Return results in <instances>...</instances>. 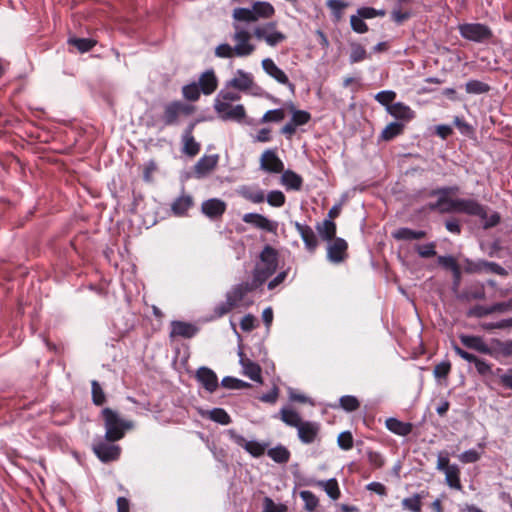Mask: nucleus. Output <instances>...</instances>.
<instances>
[{
  "mask_svg": "<svg viewBox=\"0 0 512 512\" xmlns=\"http://www.w3.org/2000/svg\"><path fill=\"white\" fill-rule=\"evenodd\" d=\"M92 402L95 406H103L106 401V393L97 380L91 381Z\"/></svg>",
  "mask_w": 512,
  "mask_h": 512,
  "instance_id": "obj_40",
  "label": "nucleus"
},
{
  "mask_svg": "<svg viewBox=\"0 0 512 512\" xmlns=\"http://www.w3.org/2000/svg\"><path fill=\"white\" fill-rule=\"evenodd\" d=\"M404 131V124L399 122L389 123L382 131L380 138L384 141H391Z\"/></svg>",
  "mask_w": 512,
  "mask_h": 512,
  "instance_id": "obj_36",
  "label": "nucleus"
},
{
  "mask_svg": "<svg viewBox=\"0 0 512 512\" xmlns=\"http://www.w3.org/2000/svg\"><path fill=\"white\" fill-rule=\"evenodd\" d=\"M285 118L284 109L268 110L261 118V123L281 122Z\"/></svg>",
  "mask_w": 512,
  "mask_h": 512,
  "instance_id": "obj_56",
  "label": "nucleus"
},
{
  "mask_svg": "<svg viewBox=\"0 0 512 512\" xmlns=\"http://www.w3.org/2000/svg\"><path fill=\"white\" fill-rule=\"evenodd\" d=\"M368 58L366 49L358 43L351 44L350 63H358Z\"/></svg>",
  "mask_w": 512,
  "mask_h": 512,
  "instance_id": "obj_47",
  "label": "nucleus"
},
{
  "mask_svg": "<svg viewBox=\"0 0 512 512\" xmlns=\"http://www.w3.org/2000/svg\"><path fill=\"white\" fill-rule=\"evenodd\" d=\"M218 155H204L201 157L194 166V172L197 178L204 177L218 164Z\"/></svg>",
  "mask_w": 512,
  "mask_h": 512,
  "instance_id": "obj_22",
  "label": "nucleus"
},
{
  "mask_svg": "<svg viewBox=\"0 0 512 512\" xmlns=\"http://www.w3.org/2000/svg\"><path fill=\"white\" fill-rule=\"evenodd\" d=\"M257 288L259 286L253 280L251 282H243L234 286L226 296L238 307L244 302L246 295Z\"/></svg>",
  "mask_w": 512,
  "mask_h": 512,
  "instance_id": "obj_14",
  "label": "nucleus"
},
{
  "mask_svg": "<svg viewBox=\"0 0 512 512\" xmlns=\"http://www.w3.org/2000/svg\"><path fill=\"white\" fill-rule=\"evenodd\" d=\"M340 407L347 411L353 412L356 411L360 407L359 400L352 395H345L339 399Z\"/></svg>",
  "mask_w": 512,
  "mask_h": 512,
  "instance_id": "obj_51",
  "label": "nucleus"
},
{
  "mask_svg": "<svg viewBox=\"0 0 512 512\" xmlns=\"http://www.w3.org/2000/svg\"><path fill=\"white\" fill-rule=\"evenodd\" d=\"M221 385L226 389H235V390L250 387L249 383L244 382V381L234 378V377H230V376L224 377L222 379Z\"/></svg>",
  "mask_w": 512,
  "mask_h": 512,
  "instance_id": "obj_53",
  "label": "nucleus"
},
{
  "mask_svg": "<svg viewBox=\"0 0 512 512\" xmlns=\"http://www.w3.org/2000/svg\"><path fill=\"white\" fill-rule=\"evenodd\" d=\"M114 443L107 440H99L93 444L92 450L103 463L117 461L121 455V447Z\"/></svg>",
  "mask_w": 512,
  "mask_h": 512,
  "instance_id": "obj_6",
  "label": "nucleus"
},
{
  "mask_svg": "<svg viewBox=\"0 0 512 512\" xmlns=\"http://www.w3.org/2000/svg\"><path fill=\"white\" fill-rule=\"evenodd\" d=\"M298 437L303 444H312L320 432V424L312 421H302L297 427Z\"/></svg>",
  "mask_w": 512,
  "mask_h": 512,
  "instance_id": "obj_15",
  "label": "nucleus"
},
{
  "mask_svg": "<svg viewBox=\"0 0 512 512\" xmlns=\"http://www.w3.org/2000/svg\"><path fill=\"white\" fill-rule=\"evenodd\" d=\"M196 379L210 393L218 388V377L216 373L208 367H200L196 372Z\"/></svg>",
  "mask_w": 512,
  "mask_h": 512,
  "instance_id": "obj_18",
  "label": "nucleus"
},
{
  "mask_svg": "<svg viewBox=\"0 0 512 512\" xmlns=\"http://www.w3.org/2000/svg\"><path fill=\"white\" fill-rule=\"evenodd\" d=\"M357 15L363 19H372L375 17H384L386 11L383 9L378 10L373 7H361L357 10Z\"/></svg>",
  "mask_w": 512,
  "mask_h": 512,
  "instance_id": "obj_54",
  "label": "nucleus"
},
{
  "mask_svg": "<svg viewBox=\"0 0 512 512\" xmlns=\"http://www.w3.org/2000/svg\"><path fill=\"white\" fill-rule=\"evenodd\" d=\"M428 494V492L422 491L416 493L411 497L404 498L401 502L402 508L410 512H422V499Z\"/></svg>",
  "mask_w": 512,
  "mask_h": 512,
  "instance_id": "obj_32",
  "label": "nucleus"
},
{
  "mask_svg": "<svg viewBox=\"0 0 512 512\" xmlns=\"http://www.w3.org/2000/svg\"><path fill=\"white\" fill-rule=\"evenodd\" d=\"M210 420L221 425H228L231 422L229 414L223 408H214L208 412Z\"/></svg>",
  "mask_w": 512,
  "mask_h": 512,
  "instance_id": "obj_45",
  "label": "nucleus"
},
{
  "mask_svg": "<svg viewBox=\"0 0 512 512\" xmlns=\"http://www.w3.org/2000/svg\"><path fill=\"white\" fill-rule=\"evenodd\" d=\"M281 183L287 190L299 191L303 185L302 177L292 170H283Z\"/></svg>",
  "mask_w": 512,
  "mask_h": 512,
  "instance_id": "obj_28",
  "label": "nucleus"
},
{
  "mask_svg": "<svg viewBox=\"0 0 512 512\" xmlns=\"http://www.w3.org/2000/svg\"><path fill=\"white\" fill-rule=\"evenodd\" d=\"M294 227L303 240L306 250L310 253L315 252L318 247V239L313 229L309 225L299 222H295Z\"/></svg>",
  "mask_w": 512,
  "mask_h": 512,
  "instance_id": "obj_17",
  "label": "nucleus"
},
{
  "mask_svg": "<svg viewBox=\"0 0 512 512\" xmlns=\"http://www.w3.org/2000/svg\"><path fill=\"white\" fill-rule=\"evenodd\" d=\"M396 98V93L391 90L380 91L375 95L376 101H378L381 105L386 106L387 110L389 106H392V102Z\"/></svg>",
  "mask_w": 512,
  "mask_h": 512,
  "instance_id": "obj_58",
  "label": "nucleus"
},
{
  "mask_svg": "<svg viewBox=\"0 0 512 512\" xmlns=\"http://www.w3.org/2000/svg\"><path fill=\"white\" fill-rule=\"evenodd\" d=\"M194 205V199L191 195L183 193L171 204V211L177 217L187 215V211Z\"/></svg>",
  "mask_w": 512,
  "mask_h": 512,
  "instance_id": "obj_23",
  "label": "nucleus"
},
{
  "mask_svg": "<svg viewBox=\"0 0 512 512\" xmlns=\"http://www.w3.org/2000/svg\"><path fill=\"white\" fill-rule=\"evenodd\" d=\"M267 455L276 463L286 464L291 457L290 451L282 445L271 448L267 451Z\"/></svg>",
  "mask_w": 512,
  "mask_h": 512,
  "instance_id": "obj_35",
  "label": "nucleus"
},
{
  "mask_svg": "<svg viewBox=\"0 0 512 512\" xmlns=\"http://www.w3.org/2000/svg\"><path fill=\"white\" fill-rule=\"evenodd\" d=\"M385 426L390 432H392L396 435H399V436H407L413 430L412 423L403 422L394 417L386 419Z\"/></svg>",
  "mask_w": 512,
  "mask_h": 512,
  "instance_id": "obj_26",
  "label": "nucleus"
},
{
  "mask_svg": "<svg viewBox=\"0 0 512 512\" xmlns=\"http://www.w3.org/2000/svg\"><path fill=\"white\" fill-rule=\"evenodd\" d=\"M242 220L247 223L254 225L255 227L265 230L270 233H276L278 224L277 222L271 221L265 216L258 213H247L243 216Z\"/></svg>",
  "mask_w": 512,
  "mask_h": 512,
  "instance_id": "obj_16",
  "label": "nucleus"
},
{
  "mask_svg": "<svg viewBox=\"0 0 512 512\" xmlns=\"http://www.w3.org/2000/svg\"><path fill=\"white\" fill-rule=\"evenodd\" d=\"M233 28L235 30L233 40L236 42L235 55L239 57L251 55L255 50V46L249 42L251 34L242 29L239 24L234 23Z\"/></svg>",
  "mask_w": 512,
  "mask_h": 512,
  "instance_id": "obj_8",
  "label": "nucleus"
},
{
  "mask_svg": "<svg viewBox=\"0 0 512 512\" xmlns=\"http://www.w3.org/2000/svg\"><path fill=\"white\" fill-rule=\"evenodd\" d=\"M391 20L397 25H402L412 17L410 10H403L400 5L393 8L390 13Z\"/></svg>",
  "mask_w": 512,
  "mask_h": 512,
  "instance_id": "obj_44",
  "label": "nucleus"
},
{
  "mask_svg": "<svg viewBox=\"0 0 512 512\" xmlns=\"http://www.w3.org/2000/svg\"><path fill=\"white\" fill-rule=\"evenodd\" d=\"M387 111L390 115L399 120L410 121L414 118L412 109L402 102L393 103L392 106H389Z\"/></svg>",
  "mask_w": 512,
  "mask_h": 512,
  "instance_id": "obj_29",
  "label": "nucleus"
},
{
  "mask_svg": "<svg viewBox=\"0 0 512 512\" xmlns=\"http://www.w3.org/2000/svg\"><path fill=\"white\" fill-rule=\"evenodd\" d=\"M236 443L243 447L253 457H260L265 452V445L257 441H247L244 437L238 436Z\"/></svg>",
  "mask_w": 512,
  "mask_h": 512,
  "instance_id": "obj_33",
  "label": "nucleus"
},
{
  "mask_svg": "<svg viewBox=\"0 0 512 512\" xmlns=\"http://www.w3.org/2000/svg\"><path fill=\"white\" fill-rule=\"evenodd\" d=\"M459 340L467 349L474 350L478 353L489 355L492 357L493 345H488L483 337L475 335L461 334Z\"/></svg>",
  "mask_w": 512,
  "mask_h": 512,
  "instance_id": "obj_11",
  "label": "nucleus"
},
{
  "mask_svg": "<svg viewBox=\"0 0 512 512\" xmlns=\"http://www.w3.org/2000/svg\"><path fill=\"white\" fill-rule=\"evenodd\" d=\"M234 308H236V306L234 305V303L232 301H230L229 298L226 297V301L225 302H221L219 303L215 309H214V313L217 317H222L226 314H228L231 310H233Z\"/></svg>",
  "mask_w": 512,
  "mask_h": 512,
  "instance_id": "obj_64",
  "label": "nucleus"
},
{
  "mask_svg": "<svg viewBox=\"0 0 512 512\" xmlns=\"http://www.w3.org/2000/svg\"><path fill=\"white\" fill-rule=\"evenodd\" d=\"M316 230L323 241H330L336 237L337 225L332 220H323L316 225Z\"/></svg>",
  "mask_w": 512,
  "mask_h": 512,
  "instance_id": "obj_30",
  "label": "nucleus"
},
{
  "mask_svg": "<svg viewBox=\"0 0 512 512\" xmlns=\"http://www.w3.org/2000/svg\"><path fill=\"white\" fill-rule=\"evenodd\" d=\"M492 314L491 305L483 306V305H475L467 311L468 317L482 318L487 315Z\"/></svg>",
  "mask_w": 512,
  "mask_h": 512,
  "instance_id": "obj_60",
  "label": "nucleus"
},
{
  "mask_svg": "<svg viewBox=\"0 0 512 512\" xmlns=\"http://www.w3.org/2000/svg\"><path fill=\"white\" fill-rule=\"evenodd\" d=\"M262 68L270 77L275 79L278 83L287 86L294 93L295 85L289 81L285 72L280 69L271 58L262 60Z\"/></svg>",
  "mask_w": 512,
  "mask_h": 512,
  "instance_id": "obj_12",
  "label": "nucleus"
},
{
  "mask_svg": "<svg viewBox=\"0 0 512 512\" xmlns=\"http://www.w3.org/2000/svg\"><path fill=\"white\" fill-rule=\"evenodd\" d=\"M278 252L270 245H266L260 253V263L256 265L253 271V281L260 287L277 270Z\"/></svg>",
  "mask_w": 512,
  "mask_h": 512,
  "instance_id": "obj_2",
  "label": "nucleus"
},
{
  "mask_svg": "<svg viewBox=\"0 0 512 512\" xmlns=\"http://www.w3.org/2000/svg\"><path fill=\"white\" fill-rule=\"evenodd\" d=\"M214 110L223 121L241 123L246 118V109L242 104L232 105L220 99H215Z\"/></svg>",
  "mask_w": 512,
  "mask_h": 512,
  "instance_id": "obj_4",
  "label": "nucleus"
},
{
  "mask_svg": "<svg viewBox=\"0 0 512 512\" xmlns=\"http://www.w3.org/2000/svg\"><path fill=\"white\" fill-rule=\"evenodd\" d=\"M320 484L323 486L325 492L331 499L338 500L340 498L341 492L339 489L338 482L335 478L323 481Z\"/></svg>",
  "mask_w": 512,
  "mask_h": 512,
  "instance_id": "obj_46",
  "label": "nucleus"
},
{
  "mask_svg": "<svg viewBox=\"0 0 512 512\" xmlns=\"http://www.w3.org/2000/svg\"><path fill=\"white\" fill-rule=\"evenodd\" d=\"M260 167L269 173H281L284 170L282 160L277 156L274 150H265L260 158Z\"/></svg>",
  "mask_w": 512,
  "mask_h": 512,
  "instance_id": "obj_13",
  "label": "nucleus"
},
{
  "mask_svg": "<svg viewBox=\"0 0 512 512\" xmlns=\"http://www.w3.org/2000/svg\"><path fill=\"white\" fill-rule=\"evenodd\" d=\"M338 445L343 450H350L353 447V436L351 432L345 431L339 434L337 438Z\"/></svg>",
  "mask_w": 512,
  "mask_h": 512,
  "instance_id": "obj_63",
  "label": "nucleus"
},
{
  "mask_svg": "<svg viewBox=\"0 0 512 512\" xmlns=\"http://www.w3.org/2000/svg\"><path fill=\"white\" fill-rule=\"evenodd\" d=\"M280 419L288 426L297 428L303 421L300 415L289 408H282L280 410Z\"/></svg>",
  "mask_w": 512,
  "mask_h": 512,
  "instance_id": "obj_38",
  "label": "nucleus"
},
{
  "mask_svg": "<svg viewBox=\"0 0 512 512\" xmlns=\"http://www.w3.org/2000/svg\"><path fill=\"white\" fill-rule=\"evenodd\" d=\"M453 204L458 208L459 213L477 216L481 219L487 218L486 207L474 199L456 198Z\"/></svg>",
  "mask_w": 512,
  "mask_h": 512,
  "instance_id": "obj_10",
  "label": "nucleus"
},
{
  "mask_svg": "<svg viewBox=\"0 0 512 512\" xmlns=\"http://www.w3.org/2000/svg\"><path fill=\"white\" fill-rule=\"evenodd\" d=\"M233 18L236 21H242V22H255L256 21V17H255V13H253V9H248V8L234 9Z\"/></svg>",
  "mask_w": 512,
  "mask_h": 512,
  "instance_id": "obj_52",
  "label": "nucleus"
},
{
  "mask_svg": "<svg viewBox=\"0 0 512 512\" xmlns=\"http://www.w3.org/2000/svg\"><path fill=\"white\" fill-rule=\"evenodd\" d=\"M327 260L333 264H340L347 260L348 243L345 239L337 237L327 242Z\"/></svg>",
  "mask_w": 512,
  "mask_h": 512,
  "instance_id": "obj_7",
  "label": "nucleus"
},
{
  "mask_svg": "<svg viewBox=\"0 0 512 512\" xmlns=\"http://www.w3.org/2000/svg\"><path fill=\"white\" fill-rule=\"evenodd\" d=\"M427 233L423 230H412L407 227L399 228L393 233V237L397 240H419L426 238Z\"/></svg>",
  "mask_w": 512,
  "mask_h": 512,
  "instance_id": "obj_34",
  "label": "nucleus"
},
{
  "mask_svg": "<svg viewBox=\"0 0 512 512\" xmlns=\"http://www.w3.org/2000/svg\"><path fill=\"white\" fill-rule=\"evenodd\" d=\"M300 497L304 501L305 510L308 512H314L319 503L315 494L309 490H304L300 492Z\"/></svg>",
  "mask_w": 512,
  "mask_h": 512,
  "instance_id": "obj_49",
  "label": "nucleus"
},
{
  "mask_svg": "<svg viewBox=\"0 0 512 512\" xmlns=\"http://www.w3.org/2000/svg\"><path fill=\"white\" fill-rule=\"evenodd\" d=\"M445 473L446 483L449 487L461 490L462 484L460 481V469L456 464H452V467L448 469Z\"/></svg>",
  "mask_w": 512,
  "mask_h": 512,
  "instance_id": "obj_37",
  "label": "nucleus"
},
{
  "mask_svg": "<svg viewBox=\"0 0 512 512\" xmlns=\"http://www.w3.org/2000/svg\"><path fill=\"white\" fill-rule=\"evenodd\" d=\"M201 211L207 217L216 219L225 213L226 203L220 199L212 198L202 203Z\"/></svg>",
  "mask_w": 512,
  "mask_h": 512,
  "instance_id": "obj_19",
  "label": "nucleus"
},
{
  "mask_svg": "<svg viewBox=\"0 0 512 512\" xmlns=\"http://www.w3.org/2000/svg\"><path fill=\"white\" fill-rule=\"evenodd\" d=\"M201 90L197 83L193 82L182 87V95L187 101L195 102L200 98Z\"/></svg>",
  "mask_w": 512,
  "mask_h": 512,
  "instance_id": "obj_48",
  "label": "nucleus"
},
{
  "mask_svg": "<svg viewBox=\"0 0 512 512\" xmlns=\"http://www.w3.org/2000/svg\"><path fill=\"white\" fill-rule=\"evenodd\" d=\"M96 41L90 38H69L68 44L77 48L81 53L90 51L95 45Z\"/></svg>",
  "mask_w": 512,
  "mask_h": 512,
  "instance_id": "obj_41",
  "label": "nucleus"
},
{
  "mask_svg": "<svg viewBox=\"0 0 512 512\" xmlns=\"http://www.w3.org/2000/svg\"><path fill=\"white\" fill-rule=\"evenodd\" d=\"M453 349L455 353L462 358L463 360L473 363L475 365V368L479 375L485 377L488 375L494 374L492 370V364L487 362L485 359L479 358L478 356L474 355L473 353H470L462 348H460L458 345H454Z\"/></svg>",
  "mask_w": 512,
  "mask_h": 512,
  "instance_id": "obj_9",
  "label": "nucleus"
},
{
  "mask_svg": "<svg viewBox=\"0 0 512 512\" xmlns=\"http://www.w3.org/2000/svg\"><path fill=\"white\" fill-rule=\"evenodd\" d=\"M451 371L450 361H442L435 365L433 374L437 379H446Z\"/></svg>",
  "mask_w": 512,
  "mask_h": 512,
  "instance_id": "obj_59",
  "label": "nucleus"
},
{
  "mask_svg": "<svg viewBox=\"0 0 512 512\" xmlns=\"http://www.w3.org/2000/svg\"><path fill=\"white\" fill-rule=\"evenodd\" d=\"M415 250L421 258H431L436 255V244L430 242L424 245H416Z\"/></svg>",
  "mask_w": 512,
  "mask_h": 512,
  "instance_id": "obj_57",
  "label": "nucleus"
},
{
  "mask_svg": "<svg viewBox=\"0 0 512 512\" xmlns=\"http://www.w3.org/2000/svg\"><path fill=\"white\" fill-rule=\"evenodd\" d=\"M101 417L105 427V440L117 442L121 440L127 430L133 428V422L123 419L113 409L106 407L101 411Z\"/></svg>",
  "mask_w": 512,
  "mask_h": 512,
  "instance_id": "obj_1",
  "label": "nucleus"
},
{
  "mask_svg": "<svg viewBox=\"0 0 512 512\" xmlns=\"http://www.w3.org/2000/svg\"><path fill=\"white\" fill-rule=\"evenodd\" d=\"M229 85L240 91H247L253 85V77L250 73L237 70L236 76L229 81Z\"/></svg>",
  "mask_w": 512,
  "mask_h": 512,
  "instance_id": "obj_27",
  "label": "nucleus"
},
{
  "mask_svg": "<svg viewBox=\"0 0 512 512\" xmlns=\"http://www.w3.org/2000/svg\"><path fill=\"white\" fill-rule=\"evenodd\" d=\"M350 25L353 31L359 34L366 33L368 31V26L364 22V19L359 15H352L350 17Z\"/></svg>",
  "mask_w": 512,
  "mask_h": 512,
  "instance_id": "obj_62",
  "label": "nucleus"
},
{
  "mask_svg": "<svg viewBox=\"0 0 512 512\" xmlns=\"http://www.w3.org/2000/svg\"><path fill=\"white\" fill-rule=\"evenodd\" d=\"M485 297L486 292L483 284L471 285L458 296L463 301L484 300Z\"/></svg>",
  "mask_w": 512,
  "mask_h": 512,
  "instance_id": "obj_31",
  "label": "nucleus"
},
{
  "mask_svg": "<svg viewBox=\"0 0 512 512\" xmlns=\"http://www.w3.org/2000/svg\"><path fill=\"white\" fill-rule=\"evenodd\" d=\"M239 356L243 374L255 382L262 383V370L260 365L247 358L243 352H240Z\"/></svg>",
  "mask_w": 512,
  "mask_h": 512,
  "instance_id": "obj_20",
  "label": "nucleus"
},
{
  "mask_svg": "<svg viewBox=\"0 0 512 512\" xmlns=\"http://www.w3.org/2000/svg\"><path fill=\"white\" fill-rule=\"evenodd\" d=\"M198 332V328L191 323H187L184 321H172L171 322V332L170 337H182L186 339H190L196 335Z\"/></svg>",
  "mask_w": 512,
  "mask_h": 512,
  "instance_id": "obj_21",
  "label": "nucleus"
},
{
  "mask_svg": "<svg viewBox=\"0 0 512 512\" xmlns=\"http://www.w3.org/2000/svg\"><path fill=\"white\" fill-rule=\"evenodd\" d=\"M326 6L331 10L333 17L338 21L343 16V11L348 7V3L342 0H327Z\"/></svg>",
  "mask_w": 512,
  "mask_h": 512,
  "instance_id": "obj_50",
  "label": "nucleus"
},
{
  "mask_svg": "<svg viewBox=\"0 0 512 512\" xmlns=\"http://www.w3.org/2000/svg\"><path fill=\"white\" fill-rule=\"evenodd\" d=\"M183 153L194 157L200 152V144L195 140L194 136H182Z\"/></svg>",
  "mask_w": 512,
  "mask_h": 512,
  "instance_id": "obj_42",
  "label": "nucleus"
},
{
  "mask_svg": "<svg viewBox=\"0 0 512 512\" xmlns=\"http://www.w3.org/2000/svg\"><path fill=\"white\" fill-rule=\"evenodd\" d=\"M252 9L253 13H255L256 21L259 18H270L275 13L274 7L268 2H255Z\"/></svg>",
  "mask_w": 512,
  "mask_h": 512,
  "instance_id": "obj_39",
  "label": "nucleus"
},
{
  "mask_svg": "<svg viewBox=\"0 0 512 512\" xmlns=\"http://www.w3.org/2000/svg\"><path fill=\"white\" fill-rule=\"evenodd\" d=\"M311 120V114L305 110L294 111L291 121L293 125L303 126L306 125Z\"/></svg>",
  "mask_w": 512,
  "mask_h": 512,
  "instance_id": "obj_61",
  "label": "nucleus"
},
{
  "mask_svg": "<svg viewBox=\"0 0 512 512\" xmlns=\"http://www.w3.org/2000/svg\"><path fill=\"white\" fill-rule=\"evenodd\" d=\"M491 344L493 345L492 358L499 360L502 357H512V339L503 341L497 338H493L491 339Z\"/></svg>",
  "mask_w": 512,
  "mask_h": 512,
  "instance_id": "obj_25",
  "label": "nucleus"
},
{
  "mask_svg": "<svg viewBox=\"0 0 512 512\" xmlns=\"http://www.w3.org/2000/svg\"><path fill=\"white\" fill-rule=\"evenodd\" d=\"M460 35L470 41L484 42L493 37L492 30L481 23H465L459 26Z\"/></svg>",
  "mask_w": 512,
  "mask_h": 512,
  "instance_id": "obj_5",
  "label": "nucleus"
},
{
  "mask_svg": "<svg viewBox=\"0 0 512 512\" xmlns=\"http://www.w3.org/2000/svg\"><path fill=\"white\" fill-rule=\"evenodd\" d=\"M198 86L204 95H210L216 91L218 80L213 70H207L199 77Z\"/></svg>",
  "mask_w": 512,
  "mask_h": 512,
  "instance_id": "obj_24",
  "label": "nucleus"
},
{
  "mask_svg": "<svg viewBox=\"0 0 512 512\" xmlns=\"http://www.w3.org/2000/svg\"><path fill=\"white\" fill-rule=\"evenodd\" d=\"M490 89L489 84L480 80H470L465 84V90L468 94H485L488 93Z\"/></svg>",
  "mask_w": 512,
  "mask_h": 512,
  "instance_id": "obj_43",
  "label": "nucleus"
},
{
  "mask_svg": "<svg viewBox=\"0 0 512 512\" xmlns=\"http://www.w3.org/2000/svg\"><path fill=\"white\" fill-rule=\"evenodd\" d=\"M196 112V106L181 100H173L163 105L160 120L164 126H176L182 117H188Z\"/></svg>",
  "mask_w": 512,
  "mask_h": 512,
  "instance_id": "obj_3",
  "label": "nucleus"
},
{
  "mask_svg": "<svg viewBox=\"0 0 512 512\" xmlns=\"http://www.w3.org/2000/svg\"><path fill=\"white\" fill-rule=\"evenodd\" d=\"M267 202L273 207H282L286 202V197L282 191L273 190L268 193Z\"/></svg>",
  "mask_w": 512,
  "mask_h": 512,
  "instance_id": "obj_55",
  "label": "nucleus"
}]
</instances>
